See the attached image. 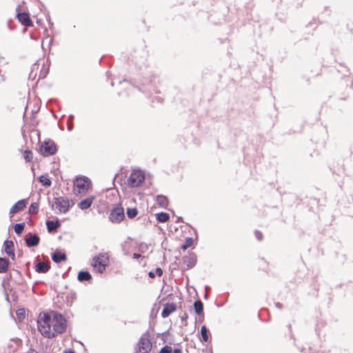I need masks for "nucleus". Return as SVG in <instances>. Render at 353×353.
<instances>
[{
    "label": "nucleus",
    "instance_id": "nucleus-19",
    "mask_svg": "<svg viewBox=\"0 0 353 353\" xmlns=\"http://www.w3.org/2000/svg\"><path fill=\"white\" fill-rule=\"evenodd\" d=\"M77 278L80 282H83L90 281L92 276L88 271H81L79 272Z\"/></svg>",
    "mask_w": 353,
    "mask_h": 353
},
{
    "label": "nucleus",
    "instance_id": "nucleus-36",
    "mask_svg": "<svg viewBox=\"0 0 353 353\" xmlns=\"http://www.w3.org/2000/svg\"><path fill=\"white\" fill-rule=\"evenodd\" d=\"M155 274H157L158 276H161L163 274V270L160 268H157L155 270Z\"/></svg>",
    "mask_w": 353,
    "mask_h": 353
},
{
    "label": "nucleus",
    "instance_id": "nucleus-17",
    "mask_svg": "<svg viewBox=\"0 0 353 353\" xmlns=\"http://www.w3.org/2000/svg\"><path fill=\"white\" fill-rule=\"evenodd\" d=\"M52 259L54 262L59 263L66 260V255L59 251H56L52 254Z\"/></svg>",
    "mask_w": 353,
    "mask_h": 353
},
{
    "label": "nucleus",
    "instance_id": "nucleus-33",
    "mask_svg": "<svg viewBox=\"0 0 353 353\" xmlns=\"http://www.w3.org/2000/svg\"><path fill=\"white\" fill-rule=\"evenodd\" d=\"M172 352V347L169 345H165L163 347L159 353H171Z\"/></svg>",
    "mask_w": 353,
    "mask_h": 353
},
{
    "label": "nucleus",
    "instance_id": "nucleus-13",
    "mask_svg": "<svg viewBox=\"0 0 353 353\" xmlns=\"http://www.w3.org/2000/svg\"><path fill=\"white\" fill-rule=\"evenodd\" d=\"M176 305L173 303L165 305L161 312V316L163 318H167L171 313L176 310Z\"/></svg>",
    "mask_w": 353,
    "mask_h": 353
},
{
    "label": "nucleus",
    "instance_id": "nucleus-26",
    "mask_svg": "<svg viewBox=\"0 0 353 353\" xmlns=\"http://www.w3.org/2000/svg\"><path fill=\"white\" fill-rule=\"evenodd\" d=\"M39 181L42 183L43 185L46 187H50L51 185V181L49 178L44 175H41L39 177Z\"/></svg>",
    "mask_w": 353,
    "mask_h": 353
},
{
    "label": "nucleus",
    "instance_id": "nucleus-28",
    "mask_svg": "<svg viewBox=\"0 0 353 353\" xmlns=\"http://www.w3.org/2000/svg\"><path fill=\"white\" fill-rule=\"evenodd\" d=\"M194 240L191 237H188L185 239V243L181 246V248L183 250H185L188 248L191 247L193 245Z\"/></svg>",
    "mask_w": 353,
    "mask_h": 353
},
{
    "label": "nucleus",
    "instance_id": "nucleus-41",
    "mask_svg": "<svg viewBox=\"0 0 353 353\" xmlns=\"http://www.w3.org/2000/svg\"><path fill=\"white\" fill-rule=\"evenodd\" d=\"M275 305L279 309H281L283 307V305L281 303H276Z\"/></svg>",
    "mask_w": 353,
    "mask_h": 353
},
{
    "label": "nucleus",
    "instance_id": "nucleus-23",
    "mask_svg": "<svg viewBox=\"0 0 353 353\" xmlns=\"http://www.w3.org/2000/svg\"><path fill=\"white\" fill-rule=\"evenodd\" d=\"M194 308L195 312L198 315L203 314V303L200 300L196 301L194 303Z\"/></svg>",
    "mask_w": 353,
    "mask_h": 353
},
{
    "label": "nucleus",
    "instance_id": "nucleus-40",
    "mask_svg": "<svg viewBox=\"0 0 353 353\" xmlns=\"http://www.w3.org/2000/svg\"><path fill=\"white\" fill-rule=\"evenodd\" d=\"M155 275H156V274H155V273H154V272H150L148 273V276H149L150 278H154V277H155Z\"/></svg>",
    "mask_w": 353,
    "mask_h": 353
},
{
    "label": "nucleus",
    "instance_id": "nucleus-3",
    "mask_svg": "<svg viewBox=\"0 0 353 353\" xmlns=\"http://www.w3.org/2000/svg\"><path fill=\"white\" fill-rule=\"evenodd\" d=\"M90 184V179L83 176H77L74 181V192L78 194H85L88 192Z\"/></svg>",
    "mask_w": 353,
    "mask_h": 353
},
{
    "label": "nucleus",
    "instance_id": "nucleus-16",
    "mask_svg": "<svg viewBox=\"0 0 353 353\" xmlns=\"http://www.w3.org/2000/svg\"><path fill=\"white\" fill-rule=\"evenodd\" d=\"M93 200V197L85 199L79 203L78 206L82 210H87L92 205Z\"/></svg>",
    "mask_w": 353,
    "mask_h": 353
},
{
    "label": "nucleus",
    "instance_id": "nucleus-45",
    "mask_svg": "<svg viewBox=\"0 0 353 353\" xmlns=\"http://www.w3.org/2000/svg\"><path fill=\"white\" fill-rule=\"evenodd\" d=\"M157 101H158L159 102H161V99L160 97H157Z\"/></svg>",
    "mask_w": 353,
    "mask_h": 353
},
{
    "label": "nucleus",
    "instance_id": "nucleus-31",
    "mask_svg": "<svg viewBox=\"0 0 353 353\" xmlns=\"http://www.w3.org/2000/svg\"><path fill=\"white\" fill-rule=\"evenodd\" d=\"M39 210V205L37 203H33L30 205L29 212L30 214H37Z\"/></svg>",
    "mask_w": 353,
    "mask_h": 353
},
{
    "label": "nucleus",
    "instance_id": "nucleus-29",
    "mask_svg": "<svg viewBox=\"0 0 353 353\" xmlns=\"http://www.w3.org/2000/svg\"><path fill=\"white\" fill-rule=\"evenodd\" d=\"M126 213H127V216H128V218L132 219L137 215L138 211H137V208H128Z\"/></svg>",
    "mask_w": 353,
    "mask_h": 353
},
{
    "label": "nucleus",
    "instance_id": "nucleus-35",
    "mask_svg": "<svg viewBox=\"0 0 353 353\" xmlns=\"http://www.w3.org/2000/svg\"><path fill=\"white\" fill-rule=\"evenodd\" d=\"M255 236L259 241H261L263 238V234L261 232L256 230L255 231Z\"/></svg>",
    "mask_w": 353,
    "mask_h": 353
},
{
    "label": "nucleus",
    "instance_id": "nucleus-25",
    "mask_svg": "<svg viewBox=\"0 0 353 353\" xmlns=\"http://www.w3.org/2000/svg\"><path fill=\"white\" fill-rule=\"evenodd\" d=\"M132 241V239L130 237H128L124 242L122 244V250L123 252V254L125 255H129V251L128 250V245L130 243V242Z\"/></svg>",
    "mask_w": 353,
    "mask_h": 353
},
{
    "label": "nucleus",
    "instance_id": "nucleus-6",
    "mask_svg": "<svg viewBox=\"0 0 353 353\" xmlns=\"http://www.w3.org/2000/svg\"><path fill=\"white\" fill-rule=\"evenodd\" d=\"M152 349V343L149 339V334L141 336L138 343L137 353H148Z\"/></svg>",
    "mask_w": 353,
    "mask_h": 353
},
{
    "label": "nucleus",
    "instance_id": "nucleus-21",
    "mask_svg": "<svg viewBox=\"0 0 353 353\" xmlns=\"http://www.w3.org/2000/svg\"><path fill=\"white\" fill-rule=\"evenodd\" d=\"M157 203L162 208H166L168 204V200L163 195H158L156 198Z\"/></svg>",
    "mask_w": 353,
    "mask_h": 353
},
{
    "label": "nucleus",
    "instance_id": "nucleus-49",
    "mask_svg": "<svg viewBox=\"0 0 353 353\" xmlns=\"http://www.w3.org/2000/svg\"><path fill=\"white\" fill-rule=\"evenodd\" d=\"M16 274H19V271H15Z\"/></svg>",
    "mask_w": 353,
    "mask_h": 353
},
{
    "label": "nucleus",
    "instance_id": "nucleus-5",
    "mask_svg": "<svg viewBox=\"0 0 353 353\" xmlns=\"http://www.w3.org/2000/svg\"><path fill=\"white\" fill-rule=\"evenodd\" d=\"M73 203L70 204V200L67 196H59L54 198L52 206H55V209L59 213L65 214L73 205Z\"/></svg>",
    "mask_w": 353,
    "mask_h": 353
},
{
    "label": "nucleus",
    "instance_id": "nucleus-20",
    "mask_svg": "<svg viewBox=\"0 0 353 353\" xmlns=\"http://www.w3.org/2000/svg\"><path fill=\"white\" fill-rule=\"evenodd\" d=\"M9 261L6 258L0 257V273H5L8 268Z\"/></svg>",
    "mask_w": 353,
    "mask_h": 353
},
{
    "label": "nucleus",
    "instance_id": "nucleus-30",
    "mask_svg": "<svg viewBox=\"0 0 353 353\" xmlns=\"http://www.w3.org/2000/svg\"><path fill=\"white\" fill-rule=\"evenodd\" d=\"M23 157L27 162H30L33 158V154L30 150H25L23 153Z\"/></svg>",
    "mask_w": 353,
    "mask_h": 353
},
{
    "label": "nucleus",
    "instance_id": "nucleus-18",
    "mask_svg": "<svg viewBox=\"0 0 353 353\" xmlns=\"http://www.w3.org/2000/svg\"><path fill=\"white\" fill-rule=\"evenodd\" d=\"M46 225L48 232H52L57 230V229L60 226V223L58 220L56 221H48L46 222Z\"/></svg>",
    "mask_w": 353,
    "mask_h": 353
},
{
    "label": "nucleus",
    "instance_id": "nucleus-42",
    "mask_svg": "<svg viewBox=\"0 0 353 353\" xmlns=\"http://www.w3.org/2000/svg\"><path fill=\"white\" fill-rule=\"evenodd\" d=\"M36 76V74H34L33 70H32L29 74V78L34 77Z\"/></svg>",
    "mask_w": 353,
    "mask_h": 353
},
{
    "label": "nucleus",
    "instance_id": "nucleus-27",
    "mask_svg": "<svg viewBox=\"0 0 353 353\" xmlns=\"http://www.w3.org/2000/svg\"><path fill=\"white\" fill-rule=\"evenodd\" d=\"M24 228H25V223H17L14 226V230L16 234H21L23 231Z\"/></svg>",
    "mask_w": 353,
    "mask_h": 353
},
{
    "label": "nucleus",
    "instance_id": "nucleus-15",
    "mask_svg": "<svg viewBox=\"0 0 353 353\" xmlns=\"http://www.w3.org/2000/svg\"><path fill=\"white\" fill-rule=\"evenodd\" d=\"M50 268V266L49 263L46 262H39L35 265V270L39 273H46Z\"/></svg>",
    "mask_w": 353,
    "mask_h": 353
},
{
    "label": "nucleus",
    "instance_id": "nucleus-50",
    "mask_svg": "<svg viewBox=\"0 0 353 353\" xmlns=\"http://www.w3.org/2000/svg\"><path fill=\"white\" fill-rule=\"evenodd\" d=\"M111 85L114 86V83L113 82L111 83Z\"/></svg>",
    "mask_w": 353,
    "mask_h": 353
},
{
    "label": "nucleus",
    "instance_id": "nucleus-32",
    "mask_svg": "<svg viewBox=\"0 0 353 353\" xmlns=\"http://www.w3.org/2000/svg\"><path fill=\"white\" fill-rule=\"evenodd\" d=\"M73 119H74L73 115L71 114L68 117V122H67V128L69 131H71L73 128V124H72Z\"/></svg>",
    "mask_w": 353,
    "mask_h": 353
},
{
    "label": "nucleus",
    "instance_id": "nucleus-14",
    "mask_svg": "<svg viewBox=\"0 0 353 353\" xmlns=\"http://www.w3.org/2000/svg\"><path fill=\"white\" fill-rule=\"evenodd\" d=\"M39 237L37 235L30 234V236L26 239V243L28 247H34L39 244Z\"/></svg>",
    "mask_w": 353,
    "mask_h": 353
},
{
    "label": "nucleus",
    "instance_id": "nucleus-51",
    "mask_svg": "<svg viewBox=\"0 0 353 353\" xmlns=\"http://www.w3.org/2000/svg\"><path fill=\"white\" fill-rule=\"evenodd\" d=\"M208 286H206L205 290H208Z\"/></svg>",
    "mask_w": 353,
    "mask_h": 353
},
{
    "label": "nucleus",
    "instance_id": "nucleus-9",
    "mask_svg": "<svg viewBox=\"0 0 353 353\" xmlns=\"http://www.w3.org/2000/svg\"><path fill=\"white\" fill-rule=\"evenodd\" d=\"M28 204V199L18 201L10 210L9 214L12 215L22 211Z\"/></svg>",
    "mask_w": 353,
    "mask_h": 353
},
{
    "label": "nucleus",
    "instance_id": "nucleus-4",
    "mask_svg": "<svg viewBox=\"0 0 353 353\" xmlns=\"http://www.w3.org/2000/svg\"><path fill=\"white\" fill-rule=\"evenodd\" d=\"M145 173L140 170H134L128 179V184L130 188L139 187L145 181Z\"/></svg>",
    "mask_w": 353,
    "mask_h": 353
},
{
    "label": "nucleus",
    "instance_id": "nucleus-43",
    "mask_svg": "<svg viewBox=\"0 0 353 353\" xmlns=\"http://www.w3.org/2000/svg\"><path fill=\"white\" fill-rule=\"evenodd\" d=\"M64 353H75L73 350L65 351Z\"/></svg>",
    "mask_w": 353,
    "mask_h": 353
},
{
    "label": "nucleus",
    "instance_id": "nucleus-37",
    "mask_svg": "<svg viewBox=\"0 0 353 353\" xmlns=\"http://www.w3.org/2000/svg\"><path fill=\"white\" fill-rule=\"evenodd\" d=\"M23 313H24V310L23 309H19L17 312V314L18 316H21L22 315H23Z\"/></svg>",
    "mask_w": 353,
    "mask_h": 353
},
{
    "label": "nucleus",
    "instance_id": "nucleus-2",
    "mask_svg": "<svg viewBox=\"0 0 353 353\" xmlns=\"http://www.w3.org/2000/svg\"><path fill=\"white\" fill-rule=\"evenodd\" d=\"M109 265V257L106 253H101L98 256H94L92 261V265L96 272L102 274L105 268Z\"/></svg>",
    "mask_w": 353,
    "mask_h": 353
},
{
    "label": "nucleus",
    "instance_id": "nucleus-7",
    "mask_svg": "<svg viewBox=\"0 0 353 353\" xmlns=\"http://www.w3.org/2000/svg\"><path fill=\"white\" fill-rule=\"evenodd\" d=\"M40 152L43 156H50L56 153L57 147L52 140L44 141L41 145Z\"/></svg>",
    "mask_w": 353,
    "mask_h": 353
},
{
    "label": "nucleus",
    "instance_id": "nucleus-8",
    "mask_svg": "<svg viewBox=\"0 0 353 353\" xmlns=\"http://www.w3.org/2000/svg\"><path fill=\"white\" fill-rule=\"evenodd\" d=\"M125 217L124 211L122 208H115L109 216L110 220L113 223H119Z\"/></svg>",
    "mask_w": 353,
    "mask_h": 353
},
{
    "label": "nucleus",
    "instance_id": "nucleus-47",
    "mask_svg": "<svg viewBox=\"0 0 353 353\" xmlns=\"http://www.w3.org/2000/svg\"><path fill=\"white\" fill-rule=\"evenodd\" d=\"M3 79L2 76H0V82H1V81H3Z\"/></svg>",
    "mask_w": 353,
    "mask_h": 353
},
{
    "label": "nucleus",
    "instance_id": "nucleus-11",
    "mask_svg": "<svg viewBox=\"0 0 353 353\" xmlns=\"http://www.w3.org/2000/svg\"><path fill=\"white\" fill-rule=\"evenodd\" d=\"M17 17L19 21L22 25H24L26 26H32V21L30 18V16L28 13H26V12L18 13L17 14Z\"/></svg>",
    "mask_w": 353,
    "mask_h": 353
},
{
    "label": "nucleus",
    "instance_id": "nucleus-48",
    "mask_svg": "<svg viewBox=\"0 0 353 353\" xmlns=\"http://www.w3.org/2000/svg\"><path fill=\"white\" fill-rule=\"evenodd\" d=\"M123 83H125V84H128V82L126 81H123Z\"/></svg>",
    "mask_w": 353,
    "mask_h": 353
},
{
    "label": "nucleus",
    "instance_id": "nucleus-38",
    "mask_svg": "<svg viewBox=\"0 0 353 353\" xmlns=\"http://www.w3.org/2000/svg\"><path fill=\"white\" fill-rule=\"evenodd\" d=\"M171 353H182V351L179 348H176L173 351L172 350Z\"/></svg>",
    "mask_w": 353,
    "mask_h": 353
},
{
    "label": "nucleus",
    "instance_id": "nucleus-39",
    "mask_svg": "<svg viewBox=\"0 0 353 353\" xmlns=\"http://www.w3.org/2000/svg\"><path fill=\"white\" fill-rule=\"evenodd\" d=\"M141 256V255L140 254H138V253H134L133 254V258L134 259H139Z\"/></svg>",
    "mask_w": 353,
    "mask_h": 353
},
{
    "label": "nucleus",
    "instance_id": "nucleus-22",
    "mask_svg": "<svg viewBox=\"0 0 353 353\" xmlns=\"http://www.w3.org/2000/svg\"><path fill=\"white\" fill-rule=\"evenodd\" d=\"M201 334L202 341L203 342H208L209 341L210 334L205 325H203L201 327Z\"/></svg>",
    "mask_w": 353,
    "mask_h": 353
},
{
    "label": "nucleus",
    "instance_id": "nucleus-24",
    "mask_svg": "<svg viewBox=\"0 0 353 353\" xmlns=\"http://www.w3.org/2000/svg\"><path fill=\"white\" fill-rule=\"evenodd\" d=\"M170 216L168 213L160 212L157 214V220L160 223H165L169 220Z\"/></svg>",
    "mask_w": 353,
    "mask_h": 353
},
{
    "label": "nucleus",
    "instance_id": "nucleus-46",
    "mask_svg": "<svg viewBox=\"0 0 353 353\" xmlns=\"http://www.w3.org/2000/svg\"><path fill=\"white\" fill-rule=\"evenodd\" d=\"M143 90V92H145V90H143V88H139V90Z\"/></svg>",
    "mask_w": 353,
    "mask_h": 353
},
{
    "label": "nucleus",
    "instance_id": "nucleus-1",
    "mask_svg": "<svg viewBox=\"0 0 353 353\" xmlns=\"http://www.w3.org/2000/svg\"><path fill=\"white\" fill-rule=\"evenodd\" d=\"M37 324L40 333L48 339L54 338L63 333L67 327L65 318L57 312L40 314Z\"/></svg>",
    "mask_w": 353,
    "mask_h": 353
},
{
    "label": "nucleus",
    "instance_id": "nucleus-34",
    "mask_svg": "<svg viewBox=\"0 0 353 353\" xmlns=\"http://www.w3.org/2000/svg\"><path fill=\"white\" fill-rule=\"evenodd\" d=\"M148 249V245L145 243H141L139 245V250L141 252H145Z\"/></svg>",
    "mask_w": 353,
    "mask_h": 353
},
{
    "label": "nucleus",
    "instance_id": "nucleus-44",
    "mask_svg": "<svg viewBox=\"0 0 353 353\" xmlns=\"http://www.w3.org/2000/svg\"><path fill=\"white\" fill-rule=\"evenodd\" d=\"M181 221H182V218L181 217H178L177 220H176V222H181Z\"/></svg>",
    "mask_w": 353,
    "mask_h": 353
},
{
    "label": "nucleus",
    "instance_id": "nucleus-10",
    "mask_svg": "<svg viewBox=\"0 0 353 353\" xmlns=\"http://www.w3.org/2000/svg\"><path fill=\"white\" fill-rule=\"evenodd\" d=\"M185 265L188 269L193 268L196 263V256L194 253L190 252L183 258Z\"/></svg>",
    "mask_w": 353,
    "mask_h": 353
},
{
    "label": "nucleus",
    "instance_id": "nucleus-12",
    "mask_svg": "<svg viewBox=\"0 0 353 353\" xmlns=\"http://www.w3.org/2000/svg\"><path fill=\"white\" fill-rule=\"evenodd\" d=\"M4 250L6 254L11 257L12 260L15 259V254L13 250L14 243L12 241H6L4 242Z\"/></svg>",
    "mask_w": 353,
    "mask_h": 353
}]
</instances>
